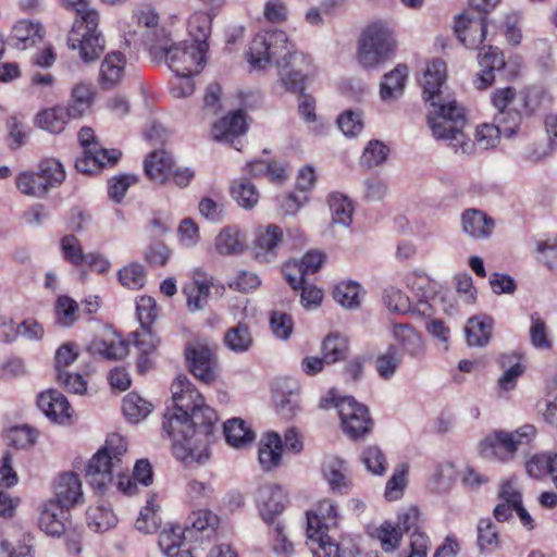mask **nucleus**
<instances>
[{"instance_id": "nucleus-32", "label": "nucleus", "mask_w": 557, "mask_h": 557, "mask_svg": "<svg viewBox=\"0 0 557 557\" xmlns=\"http://www.w3.org/2000/svg\"><path fill=\"white\" fill-rule=\"evenodd\" d=\"M283 442L276 432L264 435L259 447V462L263 470L270 471L280 466L282 460Z\"/></svg>"}, {"instance_id": "nucleus-29", "label": "nucleus", "mask_w": 557, "mask_h": 557, "mask_svg": "<svg viewBox=\"0 0 557 557\" xmlns=\"http://www.w3.org/2000/svg\"><path fill=\"white\" fill-rule=\"evenodd\" d=\"M550 102V96L542 87L531 86L524 88L519 94L515 92V104L527 116L546 109Z\"/></svg>"}, {"instance_id": "nucleus-62", "label": "nucleus", "mask_w": 557, "mask_h": 557, "mask_svg": "<svg viewBox=\"0 0 557 557\" xmlns=\"http://www.w3.org/2000/svg\"><path fill=\"white\" fill-rule=\"evenodd\" d=\"M389 149L380 140H371L366 146L361 163L367 168H373L381 165L387 158Z\"/></svg>"}, {"instance_id": "nucleus-58", "label": "nucleus", "mask_w": 557, "mask_h": 557, "mask_svg": "<svg viewBox=\"0 0 557 557\" xmlns=\"http://www.w3.org/2000/svg\"><path fill=\"white\" fill-rule=\"evenodd\" d=\"M184 537L187 535L180 525L164 528L159 534V547L169 557L175 554V549L178 550Z\"/></svg>"}, {"instance_id": "nucleus-64", "label": "nucleus", "mask_w": 557, "mask_h": 557, "mask_svg": "<svg viewBox=\"0 0 557 557\" xmlns=\"http://www.w3.org/2000/svg\"><path fill=\"white\" fill-rule=\"evenodd\" d=\"M271 547L278 557H292L294 555V544L287 539L284 528L276 524L271 531Z\"/></svg>"}, {"instance_id": "nucleus-40", "label": "nucleus", "mask_w": 557, "mask_h": 557, "mask_svg": "<svg viewBox=\"0 0 557 557\" xmlns=\"http://www.w3.org/2000/svg\"><path fill=\"white\" fill-rule=\"evenodd\" d=\"M223 342L233 352L243 354L250 349L253 338L248 324L239 322L225 332Z\"/></svg>"}, {"instance_id": "nucleus-44", "label": "nucleus", "mask_w": 557, "mask_h": 557, "mask_svg": "<svg viewBox=\"0 0 557 557\" xmlns=\"http://www.w3.org/2000/svg\"><path fill=\"white\" fill-rule=\"evenodd\" d=\"M86 520L91 530L100 533L114 528L117 522L114 512L102 505L89 507Z\"/></svg>"}, {"instance_id": "nucleus-3", "label": "nucleus", "mask_w": 557, "mask_h": 557, "mask_svg": "<svg viewBox=\"0 0 557 557\" xmlns=\"http://www.w3.org/2000/svg\"><path fill=\"white\" fill-rule=\"evenodd\" d=\"M67 9L76 12L75 20L67 37V46L79 50V57L84 62H90L99 58L104 49V39L98 32L99 14L89 9V0H62Z\"/></svg>"}, {"instance_id": "nucleus-10", "label": "nucleus", "mask_w": 557, "mask_h": 557, "mask_svg": "<svg viewBox=\"0 0 557 557\" xmlns=\"http://www.w3.org/2000/svg\"><path fill=\"white\" fill-rule=\"evenodd\" d=\"M169 39L162 42L164 48H157L152 53H162L165 62L175 75H195L198 74L205 65L206 52L195 45L186 41L172 46L168 45Z\"/></svg>"}, {"instance_id": "nucleus-23", "label": "nucleus", "mask_w": 557, "mask_h": 557, "mask_svg": "<svg viewBox=\"0 0 557 557\" xmlns=\"http://www.w3.org/2000/svg\"><path fill=\"white\" fill-rule=\"evenodd\" d=\"M479 64L482 67L478 74L474 85L478 89H486L494 79V72L504 69L505 58L503 52L493 46L483 47L478 55Z\"/></svg>"}, {"instance_id": "nucleus-26", "label": "nucleus", "mask_w": 557, "mask_h": 557, "mask_svg": "<svg viewBox=\"0 0 557 557\" xmlns=\"http://www.w3.org/2000/svg\"><path fill=\"white\" fill-rule=\"evenodd\" d=\"M322 473L333 492L346 494L351 488L348 468L344 460L335 456L326 457L322 465Z\"/></svg>"}, {"instance_id": "nucleus-59", "label": "nucleus", "mask_w": 557, "mask_h": 557, "mask_svg": "<svg viewBox=\"0 0 557 557\" xmlns=\"http://www.w3.org/2000/svg\"><path fill=\"white\" fill-rule=\"evenodd\" d=\"M120 283L131 289H139L146 283V271L139 263H132L119 271Z\"/></svg>"}, {"instance_id": "nucleus-37", "label": "nucleus", "mask_w": 557, "mask_h": 557, "mask_svg": "<svg viewBox=\"0 0 557 557\" xmlns=\"http://www.w3.org/2000/svg\"><path fill=\"white\" fill-rule=\"evenodd\" d=\"M89 348L92 354L108 360L122 359L127 355L126 344L114 334H110L108 337L100 336L95 338Z\"/></svg>"}, {"instance_id": "nucleus-16", "label": "nucleus", "mask_w": 557, "mask_h": 557, "mask_svg": "<svg viewBox=\"0 0 557 557\" xmlns=\"http://www.w3.org/2000/svg\"><path fill=\"white\" fill-rule=\"evenodd\" d=\"M282 240L283 232L277 225L269 224L258 227L253 242L255 258L259 262H271L275 259Z\"/></svg>"}, {"instance_id": "nucleus-51", "label": "nucleus", "mask_w": 557, "mask_h": 557, "mask_svg": "<svg viewBox=\"0 0 557 557\" xmlns=\"http://www.w3.org/2000/svg\"><path fill=\"white\" fill-rule=\"evenodd\" d=\"M478 545L483 552H494L499 546L497 527L490 518L481 519L478 523Z\"/></svg>"}, {"instance_id": "nucleus-11", "label": "nucleus", "mask_w": 557, "mask_h": 557, "mask_svg": "<svg viewBox=\"0 0 557 557\" xmlns=\"http://www.w3.org/2000/svg\"><path fill=\"white\" fill-rule=\"evenodd\" d=\"M185 358L190 373L205 384H212L219 376L213 347L202 342H191L185 347Z\"/></svg>"}, {"instance_id": "nucleus-56", "label": "nucleus", "mask_w": 557, "mask_h": 557, "mask_svg": "<svg viewBox=\"0 0 557 557\" xmlns=\"http://www.w3.org/2000/svg\"><path fill=\"white\" fill-rule=\"evenodd\" d=\"M555 461L556 455L537 454L527 461L525 469L529 475L535 479L543 478L546 474L552 476Z\"/></svg>"}, {"instance_id": "nucleus-39", "label": "nucleus", "mask_w": 557, "mask_h": 557, "mask_svg": "<svg viewBox=\"0 0 557 557\" xmlns=\"http://www.w3.org/2000/svg\"><path fill=\"white\" fill-rule=\"evenodd\" d=\"M407 76L408 67L401 64L385 74L381 83V98L384 101L398 98L404 91Z\"/></svg>"}, {"instance_id": "nucleus-17", "label": "nucleus", "mask_w": 557, "mask_h": 557, "mask_svg": "<svg viewBox=\"0 0 557 557\" xmlns=\"http://www.w3.org/2000/svg\"><path fill=\"white\" fill-rule=\"evenodd\" d=\"M121 151L116 149H104L101 145H92L84 150L83 156L75 161V168L84 174H94L99 172L106 165H112L121 157Z\"/></svg>"}, {"instance_id": "nucleus-5", "label": "nucleus", "mask_w": 557, "mask_h": 557, "mask_svg": "<svg viewBox=\"0 0 557 557\" xmlns=\"http://www.w3.org/2000/svg\"><path fill=\"white\" fill-rule=\"evenodd\" d=\"M127 445L124 438L113 434L88 461L85 469L86 482L97 491H103L113 479L114 471L121 470L122 457Z\"/></svg>"}, {"instance_id": "nucleus-57", "label": "nucleus", "mask_w": 557, "mask_h": 557, "mask_svg": "<svg viewBox=\"0 0 557 557\" xmlns=\"http://www.w3.org/2000/svg\"><path fill=\"white\" fill-rule=\"evenodd\" d=\"M60 246L64 260L75 267L84 265L86 255L83 252L81 242L76 236L65 235L61 238Z\"/></svg>"}, {"instance_id": "nucleus-35", "label": "nucleus", "mask_w": 557, "mask_h": 557, "mask_svg": "<svg viewBox=\"0 0 557 557\" xmlns=\"http://www.w3.org/2000/svg\"><path fill=\"white\" fill-rule=\"evenodd\" d=\"M219 522V517L210 510L193 511L187 518L184 532L189 537H195L196 533L203 532H207V536H210L211 533H214Z\"/></svg>"}, {"instance_id": "nucleus-52", "label": "nucleus", "mask_w": 557, "mask_h": 557, "mask_svg": "<svg viewBox=\"0 0 557 557\" xmlns=\"http://www.w3.org/2000/svg\"><path fill=\"white\" fill-rule=\"evenodd\" d=\"M361 287L356 282H342L333 290V298L336 302L346 308H357L360 305Z\"/></svg>"}, {"instance_id": "nucleus-31", "label": "nucleus", "mask_w": 557, "mask_h": 557, "mask_svg": "<svg viewBox=\"0 0 557 557\" xmlns=\"http://www.w3.org/2000/svg\"><path fill=\"white\" fill-rule=\"evenodd\" d=\"M213 13L209 11L194 12L187 24V30L193 39V44L207 51L209 48L208 38L211 34Z\"/></svg>"}, {"instance_id": "nucleus-20", "label": "nucleus", "mask_w": 557, "mask_h": 557, "mask_svg": "<svg viewBox=\"0 0 557 557\" xmlns=\"http://www.w3.org/2000/svg\"><path fill=\"white\" fill-rule=\"evenodd\" d=\"M446 79V64L441 59L432 60L428 63V66L423 74L421 82L423 88V98L426 102H435L447 99L443 95L442 87Z\"/></svg>"}, {"instance_id": "nucleus-13", "label": "nucleus", "mask_w": 557, "mask_h": 557, "mask_svg": "<svg viewBox=\"0 0 557 557\" xmlns=\"http://www.w3.org/2000/svg\"><path fill=\"white\" fill-rule=\"evenodd\" d=\"M492 102L498 110L495 114V125L506 137L516 134L523 114L515 104V89L511 87L500 88L493 92Z\"/></svg>"}, {"instance_id": "nucleus-55", "label": "nucleus", "mask_w": 557, "mask_h": 557, "mask_svg": "<svg viewBox=\"0 0 557 557\" xmlns=\"http://www.w3.org/2000/svg\"><path fill=\"white\" fill-rule=\"evenodd\" d=\"M78 304L71 297L63 295L55 301L57 322L62 326H71L77 320Z\"/></svg>"}, {"instance_id": "nucleus-1", "label": "nucleus", "mask_w": 557, "mask_h": 557, "mask_svg": "<svg viewBox=\"0 0 557 557\" xmlns=\"http://www.w3.org/2000/svg\"><path fill=\"white\" fill-rule=\"evenodd\" d=\"M247 61L255 70H263L274 61L286 90L302 92L307 78L304 65L308 67L310 62L308 57L294 50L285 32L257 34L249 46Z\"/></svg>"}, {"instance_id": "nucleus-6", "label": "nucleus", "mask_w": 557, "mask_h": 557, "mask_svg": "<svg viewBox=\"0 0 557 557\" xmlns=\"http://www.w3.org/2000/svg\"><path fill=\"white\" fill-rule=\"evenodd\" d=\"M396 40L391 28L382 23L369 25L359 40L358 61L364 67H374L388 60Z\"/></svg>"}, {"instance_id": "nucleus-28", "label": "nucleus", "mask_w": 557, "mask_h": 557, "mask_svg": "<svg viewBox=\"0 0 557 557\" xmlns=\"http://www.w3.org/2000/svg\"><path fill=\"white\" fill-rule=\"evenodd\" d=\"M69 509L55 504L53 500L47 502L40 511L38 525L40 530L51 536H61L65 532V520Z\"/></svg>"}, {"instance_id": "nucleus-27", "label": "nucleus", "mask_w": 557, "mask_h": 557, "mask_svg": "<svg viewBox=\"0 0 557 557\" xmlns=\"http://www.w3.org/2000/svg\"><path fill=\"white\" fill-rule=\"evenodd\" d=\"M247 131L245 113L242 110L234 111L212 126V137L216 141L233 143L235 138Z\"/></svg>"}, {"instance_id": "nucleus-41", "label": "nucleus", "mask_w": 557, "mask_h": 557, "mask_svg": "<svg viewBox=\"0 0 557 557\" xmlns=\"http://www.w3.org/2000/svg\"><path fill=\"white\" fill-rule=\"evenodd\" d=\"M95 91L91 84L78 83L72 88L67 110L73 119L81 117L91 106Z\"/></svg>"}, {"instance_id": "nucleus-50", "label": "nucleus", "mask_w": 557, "mask_h": 557, "mask_svg": "<svg viewBox=\"0 0 557 557\" xmlns=\"http://www.w3.org/2000/svg\"><path fill=\"white\" fill-rule=\"evenodd\" d=\"M371 535L377 539L384 552H394L400 543L401 530L392 521H384Z\"/></svg>"}, {"instance_id": "nucleus-45", "label": "nucleus", "mask_w": 557, "mask_h": 557, "mask_svg": "<svg viewBox=\"0 0 557 557\" xmlns=\"http://www.w3.org/2000/svg\"><path fill=\"white\" fill-rule=\"evenodd\" d=\"M13 36L23 44L22 48L26 49L42 40L44 28L39 23L22 20L14 25Z\"/></svg>"}, {"instance_id": "nucleus-15", "label": "nucleus", "mask_w": 557, "mask_h": 557, "mask_svg": "<svg viewBox=\"0 0 557 557\" xmlns=\"http://www.w3.org/2000/svg\"><path fill=\"white\" fill-rule=\"evenodd\" d=\"M486 27V16L466 12L456 18L454 30L465 47L474 49L485 39Z\"/></svg>"}, {"instance_id": "nucleus-53", "label": "nucleus", "mask_w": 557, "mask_h": 557, "mask_svg": "<svg viewBox=\"0 0 557 557\" xmlns=\"http://www.w3.org/2000/svg\"><path fill=\"white\" fill-rule=\"evenodd\" d=\"M401 356L396 345H389L386 352L380 355L375 361V368L384 380L391 379L398 369Z\"/></svg>"}, {"instance_id": "nucleus-9", "label": "nucleus", "mask_w": 557, "mask_h": 557, "mask_svg": "<svg viewBox=\"0 0 557 557\" xmlns=\"http://www.w3.org/2000/svg\"><path fill=\"white\" fill-rule=\"evenodd\" d=\"M320 407L337 408L344 432L354 440L367 434L372 426L367 407L357 403L352 397L338 399L334 396L325 397L320 400Z\"/></svg>"}, {"instance_id": "nucleus-63", "label": "nucleus", "mask_w": 557, "mask_h": 557, "mask_svg": "<svg viewBox=\"0 0 557 557\" xmlns=\"http://www.w3.org/2000/svg\"><path fill=\"white\" fill-rule=\"evenodd\" d=\"M408 467L405 463L399 465L391 479L386 483L385 497L388 500H396L403 496L404 490L407 484L406 474Z\"/></svg>"}, {"instance_id": "nucleus-4", "label": "nucleus", "mask_w": 557, "mask_h": 557, "mask_svg": "<svg viewBox=\"0 0 557 557\" xmlns=\"http://www.w3.org/2000/svg\"><path fill=\"white\" fill-rule=\"evenodd\" d=\"M188 421L193 425V446L175 444L173 455L186 465L202 463L209 458V445L218 422V416L211 407L203 403V405L188 413Z\"/></svg>"}, {"instance_id": "nucleus-2", "label": "nucleus", "mask_w": 557, "mask_h": 557, "mask_svg": "<svg viewBox=\"0 0 557 557\" xmlns=\"http://www.w3.org/2000/svg\"><path fill=\"white\" fill-rule=\"evenodd\" d=\"M428 122L433 136L448 141L456 152L469 154L473 150L472 143L463 132L467 124L463 108L455 99H447L430 103Z\"/></svg>"}, {"instance_id": "nucleus-47", "label": "nucleus", "mask_w": 557, "mask_h": 557, "mask_svg": "<svg viewBox=\"0 0 557 557\" xmlns=\"http://www.w3.org/2000/svg\"><path fill=\"white\" fill-rule=\"evenodd\" d=\"M211 286L212 283L208 280H194L185 285L183 292L186 295L187 306L190 310H199L206 306Z\"/></svg>"}, {"instance_id": "nucleus-22", "label": "nucleus", "mask_w": 557, "mask_h": 557, "mask_svg": "<svg viewBox=\"0 0 557 557\" xmlns=\"http://www.w3.org/2000/svg\"><path fill=\"white\" fill-rule=\"evenodd\" d=\"M126 58L119 51L108 53L100 64L99 70V86L103 90H111L119 86L126 70Z\"/></svg>"}, {"instance_id": "nucleus-54", "label": "nucleus", "mask_w": 557, "mask_h": 557, "mask_svg": "<svg viewBox=\"0 0 557 557\" xmlns=\"http://www.w3.org/2000/svg\"><path fill=\"white\" fill-rule=\"evenodd\" d=\"M348 343L345 337L339 335H329L322 345L323 358L326 364L334 363L346 358Z\"/></svg>"}, {"instance_id": "nucleus-24", "label": "nucleus", "mask_w": 557, "mask_h": 557, "mask_svg": "<svg viewBox=\"0 0 557 557\" xmlns=\"http://www.w3.org/2000/svg\"><path fill=\"white\" fill-rule=\"evenodd\" d=\"M55 504L70 509L83 502L82 482L77 474L65 472L58 476L54 485Z\"/></svg>"}, {"instance_id": "nucleus-43", "label": "nucleus", "mask_w": 557, "mask_h": 557, "mask_svg": "<svg viewBox=\"0 0 557 557\" xmlns=\"http://www.w3.org/2000/svg\"><path fill=\"white\" fill-rule=\"evenodd\" d=\"M226 442L234 447H244L255 438L253 432L245 425L240 418H233L223 426Z\"/></svg>"}, {"instance_id": "nucleus-42", "label": "nucleus", "mask_w": 557, "mask_h": 557, "mask_svg": "<svg viewBox=\"0 0 557 557\" xmlns=\"http://www.w3.org/2000/svg\"><path fill=\"white\" fill-rule=\"evenodd\" d=\"M71 117L67 108L57 106L38 113L37 122L42 129L52 134H60Z\"/></svg>"}, {"instance_id": "nucleus-19", "label": "nucleus", "mask_w": 557, "mask_h": 557, "mask_svg": "<svg viewBox=\"0 0 557 557\" xmlns=\"http://www.w3.org/2000/svg\"><path fill=\"white\" fill-rule=\"evenodd\" d=\"M38 408L53 422L65 423L72 417V408L66 397L57 389L41 393L37 399Z\"/></svg>"}, {"instance_id": "nucleus-49", "label": "nucleus", "mask_w": 557, "mask_h": 557, "mask_svg": "<svg viewBox=\"0 0 557 557\" xmlns=\"http://www.w3.org/2000/svg\"><path fill=\"white\" fill-rule=\"evenodd\" d=\"M122 410L131 422H138L151 411V404L138 394L129 393L123 399Z\"/></svg>"}, {"instance_id": "nucleus-30", "label": "nucleus", "mask_w": 557, "mask_h": 557, "mask_svg": "<svg viewBox=\"0 0 557 557\" xmlns=\"http://www.w3.org/2000/svg\"><path fill=\"white\" fill-rule=\"evenodd\" d=\"M462 231L472 238L488 237L494 228L493 220L479 209H467L461 214Z\"/></svg>"}, {"instance_id": "nucleus-33", "label": "nucleus", "mask_w": 557, "mask_h": 557, "mask_svg": "<svg viewBox=\"0 0 557 557\" xmlns=\"http://www.w3.org/2000/svg\"><path fill=\"white\" fill-rule=\"evenodd\" d=\"M393 336L404 352L413 358H420L424 354V345L421 335L409 324H395Z\"/></svg>"}, {"instance_id": "nucleus-12", "label": "nucleus", "mask_w": 557, "mask_h": 557, "mask_svg": "<svg viewBox=\"0 0 557 557\" xmlns=\"http://www.w3.org/2000/svg\"><path fill=\"white\" fill-rule=\"evenodd\" d=\"M324 530L321 516L317 511L307 512V536L313 557H352L351 550L332 541Z\"/></svg>"}, {"instance_id": "nucleus-25", "label": "nucleus", "mask_w": 557, "mask_h": 557, "mask_svg": "<svg viewBox=\"0 0 557 557\" xmlns=\"http://www.w3.org/2000/svg\"><path fill=\"white\" fill-rule=\"evenodd\" d=\"M257 500L262 519L271 522L284 510L287 496L281 486L268 484L259 488Z\"/></svg>"}, {"instance_id": "nucleus-61", "label": "nucleus", "mask_w": 557, "mask_h": 557, "mask_svg": "<svg viewBox=\"0 0 557 557\" xmlns=\"http://www.w3.org/2000/svg\"><path fill=\"white\" fill-rule=\"evenodd\" d=\"M361 461L367 470L375 475L384 474L387 469V460L376 446L367 447L361 455Z\"/></svg>"}, {"instance_id": "nucleus-18", "label": "nucleus", "mask_w": 557, "mask_h": 557, "mask_svg": "<svg viewBox=\"0 0 557 557\" xmlns=\"http://www.w3.org/2000/svg\"><path fill=\"white\" fill-rule=\"evenodd\" d=\"M172 410L188 414L203 405L205 399L186 376H177L172 384Z\"/></svg>"}, {"instance_id": "nucleus-46", "label": "nucleus", "mask_w": 557, "mask_h": 557, "mask_svg": "<svg viewBox=\"0 0 557 557\" xmlns=\"http://www.w3.org/2000/svg\"><path fill=\"white\" fill-rule=\"evenodd\" d=\"M231 195L244 209L253 208L260 197L256 186L244 177L233 182Z\"/></svg>"}, {"instance_id": "nucleus-7", "label": "nucleus", "mask_w": 557, "mask_h": 557, "mask_svg": "<svg viewBox=\"0 0 557 557\" xmlns=\"http://www.w3.org/2000/svg\"><path fill=\"white\" fill-rule=\"evenodd\" d=\"M64 180L62 164L57 159L48 158L39 162L37 172H21L15 177V186L23 195L42 198L49 189L60 186Z\"/></svg>"}, {"instance_id": "nucleus-34", "label": "nucleus", "mask_w": 557, "mask_h": 557, "mask_svg": "<svg viewBox=\"0 0 557 557\" xmlns=\"http://www.w3.org/2000/svg\"><path fill=\"white\" fill-rule=\"evenodd\" d=\"M146 175L158 183H164L173 169V160L165 150H156L145 161Z\"/></svg>"}, {"instance_id": "nucleus-36", "label": "nucleus", "mask_w": 557, "mask_h": 557, "mask_svg": "<svg viewBox=\"0 0 557 557\" xmlns=\"http://www.w3.org/2000/svg\"><path fill=\"white\" fill-rule=\"evenodd\" d=\"M245 247V238L236 226L223 227L215 237V249L222 256L238 255Z\"/></svg>"}, {"instance_id": "nucleus-38", "label": "nucleus", "mask_w": 557, "mask_h": 557, "mask_svg": "<svg viewBox=\"0 0 557 557\" xmlns=\"http://www.w3.org/2000/svg\"><path fill=\"white\" fill-rule=\"evenodd\" d=\"M493 320L487 315H478L468 320L466 326L469 346L483 347L492 336Z\"/></svg>"}, {"instance_id": "nucleus-60", "label": "nucleus", "mask_w": 557, "mask_h": 557, "mask_svg": "<svg viewBox=\"0 0 557 557\" xmlns=\"http://www.w3.org/2000/svg\"><path fill=\"white\" fill-rule=\"evenodd\" d=\"M536 260L547 269L557 270V238L539 240L535 248Z\"/></svg>"}, {"instance_id": "nucleus-8", "label": "nucleus", "mask_w": 557, "mask_h": 557, "mask_svg": "<svg viewBox=\"0 0 557 557\" xmlns=\"http://www.w3.org/2000/svg\"><path fill=\"white\" fill-rule=\"evenodd\" d=\"M535 436L536 429L532 424H524L513 432L497 430L482 441L481 453L487 458L509 461L513 459L520 446L530 444Z\"/></svg>"}, {"instance_id": "nucleus-21", "label": "nucleus", "mask_w": 557, "mask_h": 557, "mask_svg": "<svg viewBox=\"0 0 557 557\" xmlns=\"http://www.w3.org/2000/svg\"><path fill=\"white\" fill-rule=\"evenodd\" d=\"M164 433L172 440V448L175 444L193 446V425L188 421V414L168 408L162 423Z\"/></svg>"}, {"instance_id": "nucleus-14", "label": "nucleus", "mask_w": 557, "mask_h": 557, "mask_svg": "<svg viewBox=\"0 0 557 557\" xmlns=\"http://www.w3.org/2000/svg\"><path fill=\"white\" fill-rule=\"evenodd\" d=\"M133 17L136 20L138 34L143 44L150 52L157 48H164L162 42L168 38L166 32L159 25V15L156 10L149 5L139 8L134 12Z\"/></svg>"}, {"instance_id": "nucleus-48", "label": "nucleus", "mask_w": 557, "mask_h": 557, "mask_svg": "<svg viewBox=\"0 0 557 557\" xmlns=\"http://www.w3.org/2000/svg\"><path fill=\"white\" fill-rule=\"evenodd\" d=\"M329 206L332 213L334 223L348 226L352 221V205L351 201L339 193H333L329 198Z\"/></svg>"}]
</instances>
